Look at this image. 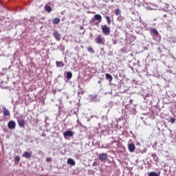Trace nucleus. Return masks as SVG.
<instances>
[{
    "mask_svg": "<svg viewBox=\"0 0 176 176\" xmlns=\"http://www.w3.org/2000/svg\"><path fill=\"white\" fill-rule=\"evenodd\" d=\"M95 42L98 45H105V38L101 34L98 35L95 38Z\"/></svg>",
    "mask_w": 176,
    "mask_h": 176,
    "instance_id": "1",
    "label": "nucleus"
},
{
    "mask_svg": "<svg viewBox=\"0 0 176 176\" xmlns=\"http://www.w3.org/2000/svg\"><path fill=\"white\" fill-rule=\"evenodd\" d=\"M105 19L107 20V23L108 25H110V24H111V17L109 16H106Z\"/></svg>",
    "mask_w": 176,
    "mask_h": 176,
    "instance_id": "19",
    "label": "nucleus"
},
{
    "mask_svg": "<svg viewBox=\"0 0 176 176\" xmlns=\"http://www.w3.org/2000/svg\"><path fill=\"white\" fill-rule=\"evenodd\" d=\"M8 127L10 130H14L16 129V122H14V120H10L8 123Z\"/></svg>",
    "mask_w": 176,
    "mask_h": 176,
    "instance_id": "4",
    "label": "nucleus"
},
{
    "mask_svg": "<svg viewBox=\"0 0 176 176\" xmlns=\"http://www.w3.org/2000/svg\"><path fill=\"white\" fill-rule=\"evenodd\" d=\"M133 102V100H130V104Z\"/></svg>",
    "mask_w": 176,
    "mask_h": 176,
    "instance_id": "28",
    "label": "nucleus"
},
{
    "mask_svg": "<svg viewBox=\"0 0 176 176\" xmlns=\"http://www.w3.org/2000/svg\"><path fill=\"white\" fill-rule=\"evenodd\" d=\"M80 30H83V26H81V27L80 28Z\"/></svg>",
    "mask_w": 176,
    "mask_h": 176,
    "instance_id": "27",
    "label": "nucleus"
},
{
    "mask_svg": "<svg viewBox=\"0 0 176 176\" xmlns=\"http://www.w3.org/2000/svg\"><path fill=\"white\" fill-rule=\"evenodd\" d=\"M14 162L16 163V164H19L20 162V157L19 156H16L14 157Z\"/></svg>",
    "mask_w": 176,
    "mask_h": 176,
    "instance_id": "21",
    "label": "nucleus"
},
{
    "mask_svg": "<svg viewBox=\"0 0 176 176\" xmlns=\"http://www.w3.org/2000/svg\"><path fill=\"white\" fill-rule=\"evenodd\" d=\"M67 163L70 164V166H75V161L73 159H71V158L68 159Z\"/></svg>",
    "mask_w": 176,
    "mask_h": 176,
    "instance_id": "16",
    "label": "nucleus"
},
{
    "mask_svg": "<svg viewBox=\"0 0 176 176\" xmlns=\"http://www.w3.org/2000/svg\"><path fill=\"white\" fill-rule=\"evenodd\" d=\"M22 156L26 159H30L32 156V152L25 151Z\"/></svg>",
    "mask_w": 176,
    "mask_h": 176,
    "instance_id": "10",
    "label": "nucleus"
},
{
    "mask_svg": "<svg viewBox=\"0 0 176 176\" xmlns=\"http://www.w3.org/2000/svg\"><path fill=\"white\" fill-rule=\"evenodd\" d=\"M99 160H100V162H105L107 160H108V155L105 153H102L99 155Z\"/></svg>",
    "mask_w": 176,
    "mask_h": 176,
    "instance_id": "3",
    "label": "nucleus"
},
{
    "mask_svg": "<svg viewBox=\"0 0 176 176\" xmlns=\"http://www.w3.org/2000/svg\"><path fill=\"white\" fill-rule=\"evenodd\" d=\"M46 160H47V163H50V162H52V158L48 157V158H47Z\"/></svg>",
    "mask_w": 176,
    "mask_h": 176,
    "instance_id": "25",
    "label": "nucleus"
},
{
    "mask_svg": "<svg viewBox=\"0 0 176 176\" xmlns=\"http://www.w3.org/2000/svg\"><path fill=\"white\" fill-rule=\"evenodd\" d=\"M87 50L89 52V53L94 54V49L91 47H87Z\"/></svg>",
    "mask_w": 176,
    "mask_h": 176,
    "instance_id": "20",
    "label": "nucleus"
},
{
    "mask_svg": "<svg viewBox=\"0 0 176 176\" xmlns=\"http://www.w3.org/2000/svg\"><path fill=\"white\" fill-rule=\"evenodd\" d=\"M72 78V72H67V79L69 80Z\"/></svg>",
    "mask_w": 176,
    "mask_h": 176,
    "instance_id": "18",
    "label": "nucleus"
},
{
    "mask_svg": "<svg viewBox=\"0 0 176 176\" xmlns=\"http://www.w3.org/2000/svg\"><path fill=\"white\" fill-rule=\"evenodd\" d=\"M64 138H67V137H74V132L72 131H66L63 133Z\"/></svg>",
    "mask_w": 176,
    "mask_h": 176,
    "instance_id": "6",
    "label": "nucleus"
},
{
    "mask_svg": "<svg viewBox=\"0 0 176 176\" xmlns=\"http://www.w3.org/2000/svg\"><path fill=\"white\" fill-rule=\"evenodd\" d=\"M101 50H104V49L101 48Z\"/></svg>",
    "mask_w": 176,
    "mask_h": 176,
    "instance_id": "29",
    "label": "nucleus"
},
{
    "mask_svg": "<svg viewBox=\"0 0 176 176\" xmlns=\"http://www.w3.org/2000/svg\"><path fill=\"white\" fill-rule=\"evenodd\" d=\"M113 45H116V43H118V41H116V40L113 39Z\"/></svg>",
    "mask_w": 176,
    "mask_h": 176,
    "instance_id": "26",
    "label": "nucleus"
},
{
    "mask_svg": "<svg viewBox=\"0 0 176 176\" xmlns=\"http://www.w3.org/2000/svg\"><path fill=\"white\" fill-rule=\"evenodd\" d=\"M128 149L129 152H134V151H135V144L134 143L129 144L128 146Z\"/></svg>",
    "mask_w": 176,
    "mask_h": 176,
    "instance_id": "9",
    "label": "nucleus"
},
{
    "mask_svg": "<svg viewBox=\"0 0 176 176\" xmlns=\"http://www.w3.org/2000/svg\"><path fill=\"white\" fill-rule=\"evenodd\" d=\"M56 67L58 68H63V67H64V65H65L63 61H56Z\"/></svg>",
    "mask_w": 176,
    "mask_h": 176,
    "instance_id": "13",
    "label": "nucleus"
},
{
    "mask_svg": "<svg viewBox=\"0 0 176 176\" xmlns=\"http://www.w3.org/2000/svg\"><path fill=\"white\" fill-rule=\"evenodd\" d=\"M3 115L4 116H10V112H9V110L6 107L3 108Z\"/></svg>",
    "mask_w": 176,
    "mask_h": 176,
    "instance_id": "12",
    "label": "nucleus"
},
{
    "mask_svg": "<svg viewBox=\"0 0 176 176\" xmlns=\"http://www.w3.org/2000/svg\"><path fill=\"white\" fill-rule=\"evenodd\" d=\"M45 10H46L48 13H50L52 12V9L50 7V6L46 4L44 7Z\"/></svg>",
    "mask_w": 176,
    "mask_h": 176,
    "instance_id": "15",
    "label": "nucleus"
},
{
    "mask_svg": "<svg viewBox=\"0 0 176 176\" xmlns=\"http://www.w3.org/2000/svg\"><path fill=\"white\" fill-rule=\"evenodd\" d=\"M94 20H95V21H98V23H101V21H102V16L98 14H95L94 16Z\"/></svg>",
    "mask_w": 176,
    "mask_h": 176,
    "instance_id": "8",
    "label": "nucleus"
},
{
    "mask_svg": "<svg viewBox=\"0 0 176 176\" xmlns=\"http://www.w3.org/2000/svg\"><path fill=\"white\" fill-rule=\"evenodd\" d=\"M107 80H109V82L111 83L112 82V79H113V77H112V75L110 74H105Z\"/></svg>",
    "mask_w": 176,
    "mask_h": 176,
    "instance_id": "14",
    "label": "nucleus"
},
{
    "mask_svg": "<svg viewBox=\"0 0 176 176\" xmlns=\"http://www.w3.org/2000/svg\"><path fill=\"white\" fill-rule=\"evenodd\" d=\"M53 35L56 41H61V36L60 35V33L58 32H54Z\"/></svg>",
    "mask_w": 176,
    "mask_h": 176,
    "instance_id": "11",
    "label": "nucleus"
},
{
    "mask_svg": "<svg viewBox=\"0 0 176 176\" xmlns=\"http://www.w3.org/2000/svg\"><path fill=\"white\" fill-rule=\"evenodd\" d=\"M115 14L116 16H120V10L119 8L115 10Z\"/></svg>",
    "mask_w": 176,
    "mask_h": 176,
    "instance_id": "22",
    "label": "nucleus"
},
{
    "mask_svg": "<svg viewBox=\"0 0 176 176\" xmlns=\"http://www.w3.org/2000/svg\"><path fill=\"white\" fill-rule=\"evenodd\" d=\"M148 176H160L159 174H157V173L156 172H151L148 174Z\"/></svg>",
    "mask_w": 176,
    "mask_h": 176,
    "instance_id": "23",
    "label": "nucleus"
},
{
    "mask_svg": "<svg viewBox=\"0 0 176 176\" xmlns=\"http://www.w3.org/2000/svg\"><path fill=\"white\" fill-rule=\"evenodd\" d=\"M150 34L152 36H159V32L155 28H152L150 30Z\"/></svg>",
    "mask_w": 176,
    "mask_h": 176,
    "instance_id": "7",
    "label": "nucleus"
},
{
    "mask_svg": "<svg viewBox=\"0 0 176 176\" xmlns=\"http://www.w3.org/2000/svg\"><path fill=\"white\" fill-rule=\"evenodd\" d=\"M17 122L21 129H24L25 127V120L24 119H18Z\"/></svg>",
    "mask_w": 176,
    "mask_h": 176,
    "instance_id": "5",
    "label": "nucleus"
},
{
    "mask_svg": "<svg viewBox=\"0 0 176 176\" xmlns=\"http://www.w3.org/2000/svg\"><path fill=\"white\" fill-rule=\"evenodd\" d=\"M60 21L61 20L60 19V18H55V19H54L52 23L53 24H58V23H60Z\"/></svg>",
    "mask_w": 176,
    "mask_h": 176,
    "instance_id": "17",
    "label": "nucleus"
},
{
    "mask_svg": "<svg viewBox=\"0 0 176 176\" xmlns=\"http://www.w3.org/2000/svg\"><path fill=\"white\" fill-rule=\"evenodd\" d=\"M170 122V123H175V118H171Z\"/></svg>",
    "mask_w": 176,
    "mask_h": 176,
    "instance_id": "24",
    "label": "nucleus"
},
{
    "mask_svg": "<svg viewBox=\"0 0 176 176\" xmlns=\"http://www.w3.org/2000/svg\"><path fill=\"white\" fill-rule=\"evenodd\" d=\"M102 31L104 35H109L111 34V28L107 26V25H104L102 27Z\"/></svg>",
    "mask_w": 176,
    "mask_h": 176,
    "instance_id": "2",
    "label": "nucleus"
}]
</instances>
